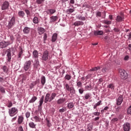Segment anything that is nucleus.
Segmentation results:
<instances>
[{
    "mask_svg": "<svg viewBox=\"0 0 131 131\" xmlns=\"http://www.w3.org/2000/svg\"><path fill=\"white\" fill-rule=\"evenodd\" d=\"M58 19H59V17H58L57 16H52L50 17L51 23H53L54 22H56V21H58Z\"/></svg>",
    "mask_w": 131,
    "mask_h": 131,
    "instance_id": "ddd939ff",
    "label": "nucleus"
},
{
    "mask_svg": "<svg viewBox=\"0 0 131 131\" xmlns=\"http://www.w3.org/2000/svg\"><path fill=\"white\" fill-rule=\"evenodd\" d=\"M91 97H92V94H91V93H86L84 95V98L85 100H88V99H90Z\"/></svg>",
    "mask_w": 131,
    "mask_h": 131,
    "instance_id": "e433bc0d",
    "label": "nucleus"
},
{
    "mask_svg": "<svg viewBox=\"0 0 131 131\" xmlns=\"http://www.w3.org/2000/svg\"><path fill=\"white\" fill-rule=\"evenodd\" d=\"M91 88H92V86L90 85H87L85 86V89H86L88 90V91H90V89H91Z\"/></svg>",
    "mask_w": 131,
    "mask_h": 131,
    "instance_id": "338daca9",
    "label": "nucleus"
},
{
    "mask_svg": "<svg viewBox=\"0 0 131 131\" xmlns=\"http://www.w3.org/2000/svg\"><path fill=\"white\" fill-rule=\"evenodd\" d=\"M128 36V39H131V32L127 35Z\"/></svg>",
    "mask_w": 131,
    "mask_h": 131,
    "instance_id": "774afa93",
    "label": "nucleus"
},
{
    "mask_svg": "<svg viewBox=\"0 0 131 131\" xmlns=\"http://www.w3.org/2000/svg\"><path fill=\"white\" fill-rule=\"evenodd\" d=\"M33 55L34 58H36V59H37V58H38V52H37V51H34L33 52Z\"/></svg>",
    "mask_w": 131,
    "mask_h": 131,
    "instance_id": "c756f323",
    "label": "nucleus"
},
{
    "mask_svg": "<svg viewBox=\"0 0 131 131\" xmlns=\"http://www.w3.org/2000/svg\"><path fill=\"white\" fill-rule=\"evenodd\" d=\"M31 67V61H27L24 64V69L25 71H27Z\"/></svg>",
    "mask_w": 131,
    "mask_h": 131,
    "instance_id": "39448f33",
    "label": "nucleus"
},
{
    "mask_svg": "<svg viewBox=\"0 0 131 131\" xmlns=\"http://www.w3.org/2000/svg\"><path fill=\"white\" fill-rule=\"evenodd\" d=\"M33 22L34 24H37L38 23V18L36 16L34 17L33 19Z\"/></svg>",
    "mask_w": 131,
    "mask_h": 131,
    "instance_id": "58836bf2",
    "label": "nucleus"
},
{
    "mask_svg": "<svg viewBox=\"0 0 131 131\" xmlns=\"http://www.w3.org/2000/svg\"><path fill=\"white\" fill-rule=\"evenodd\" d=\"M38 31H39V34L40 35H41V34H43L45 33V31L44 28L40 27V28H39Z\"/></svg>",
    "mask_w": 131,
    "mask_h": 131,
    "instance_id": "cd10ccee",
    "label": "nucleus"
},
{
    "mask_svg": "<svg viewBox=\"0 0 131 131\" xmlns=\"http://www.w3.org/2000/svg\"><path fill=\"white\" fill-rule=\"evenodd\" d=\"M0 91L1 92V93H3V94H5V93H6L5 88L3 87V86L2 85H0Z\"/></svg>",
    "mask_w": 131,
    "mask_h": 131,
    "instance_id": "a18cd8bd",
    "label": "nucleus"
},
{
    "mask_svg": "<svg viewBox=\"0 0 131 131\" xmlns=\"http://www.w3.org/2000/svg\"><path fill=\"white\" fill-rule=\"evenodd\" d=\"M64 79H67V80H70L71 79V76L70 75L67 74L64 77Z\"/></svg>",
    "mask_w": 131,
    "mask_h": 131,
    "instance_id": "c03bdc74",
    "label": "nucleus"
},
{
    "mask_svg": "<svg viewBox=\"0 0 131 131\" xmlns=\"http://www.w3.org/2000/svg\"><path fill=\"white\" fill-rule=\"evenodd\" d=\"M57 37H58V34L57 33L53 34V35L52 36V42H55V41H56V40H57Z\"/></svg>",
    "mask_w": 131,
    "mask_h": 131,
    "instance_id": "aec40b11",
    "label": "nucleus"
},
{
    "mask_svg": "<svg viewBox=\"0 0 131 131\" xmlns=\"http://www.w3.org/2000/svg\"><path fill=\"white\" fill-rule=\"evenodd\" d=\"M42 59L44 61H47L49 59V52L48 51H45L43 53Z\"/></svg>",
    "mask_w": 131,
    "mask_h": 131,
    "instance_id": "9d476101",
    "label": "nucleus"
},
{
    "mask_svg": "<svg viewBox=\"0 0 131 131\" xmlns=\"http://www.w3.org/2000/svg\"><path fill=\"white\" fill-rule=\"evenodd\" d=\"M7 56L8 57V62H11V59H12V54L11 53V51L8 50L7 51Z\"/></svg>",
    "mask_w": 131,
    "mask_h": 131,
    "instance_id": "2eb2a0df",
    "label": "nucleus"
},
{
    "mask_svg": "<svg viewBox=\"0 0 131 131\" xmlns=\"http://www.w3.org/2000/svg\"><path fill=\"white\" fill-rule=\"evenodd\" d=\"M46 0H36L37 5H41Z\"/></svg>",
    "mask_w": 131,
    "mask_h": 131,
    "instance_id": "09e8293b",
    "label": "nucleus"
},
{
    "mask_svg": "<svg viewBox=\"0 0 131 131\" xmlns=\"http://www.w3.org/2000/svg\"><path fill=\"white\" fill-rule=\"evenodd\" d=\"M128 59H129V57H128V55L125 56V57L124 58V60L125 61H127Z\"/></svg>",
    "mask_w": 131,
    "mask_h": 131,
    "instance_id": "e2e57ef3",
    "label": "nucleus"
},
{
    "mask_svg": "<svg viewBox=\"0 0 131 131\" xmlns=\"http://www.w3.org/2000/svg\"><path fill=\"white\" fill-rule=\"evenodd\" d=\"M100 69H101V68H100V67H95L90 69V71H97V70H100Z\"/></svg>",
    "mask_w": 131,
    "mask_h": 131,
    "instance_id": "79ce46f5",
    "label": "nucleus"
},
{
    "mask_svg": "<svg viewBox=\"0 0 131 131\" xmlns=\"http://www.w3.org/2000/svg\"><path fill=\"white\" fill-rule=\"evenodd\" d=\"M50 99H51V94L50 93H47L44 101L45 103L50 102Z\"/></svg>",
    "mask_w": 131,
    "mask_h": 131,
    "instance_id": "4468645a",
    "label": "nucleus"
},
{
    "mask_svg": "<svg viewBox=\"0 0 131 131\" xmlns=\"http://www.w3.org/2000/svg\"><path fill=\"white\" fill-rule=\"evenodd\" d=\"M122 107L121 106L118 105L116 108V113H119L120 111H121V108Z\"/></svg>",
    "mask_w": 131,
    "mask_h": 131,
    "instance_id": "473e14b6",
    "label": "nucleus"
},
{
    "mask_svg": "<svg viewBox=\"0 0 131 131\" xmlns=\"http://www.w3.org/2000/svg\"><path fill=\"white\" fill-rule=\"evenodd\" d=\"M56 96H57V94L55 93H52L50 96L49 102H51V101H53V100L55 99V98H56Z\"/></svg>",
    "mask_w": 131,
    "mask_h": 131,
    "instance_id": "412c9836",
    "label": "nucleus"
},
{
    "mask_svg": "<svg viewBox=\"0 0 131 131\" xmlns=\"http://www.w3.org/2000/svg\"><path fill=\"white\" fill-rule=\"evenodd\" d=\"M127 113L128 115L131 114V105L128 108Z\"/></svg>",
    "mask_w": 131,
    "mask_h": 131,
    "instance_id": "864d4df0",
    "label": "nucleus"
},
{
    "mask_svg": "<svg viewBox=\"0 0 131 131\" xmlns=\"http://www.w3.org/2000/svg\"><path fill=\"white\" fill-rule=\"evenodd\" d=\"M9 6H10L9 2L5 1L2 4L1 9L2 10H8L9 9Z\"/></svg>",
    "mask_w": 131,
    "mask_h": 131,
    "instance_id": "6e6552de",
    "label": "nucleus"
},
{
    "mask_svg": "<svg viewBox=\"0 0 131 131\" xmlns=\"http://www.w3.org/2000/svg\"><path fill=\"white\" fill-rule=\"evenodd\" d=\"M71 85H72V86H70L68 83L66 84V90L68 91V92H70V97H74V94L76 93L75 89H74V87H73V84L72 83H71Z\"/></svg>",
    "mask_w": 131,
    "mask_h": 131,
    "instance_id": "f257e3e1",
    "label": "nucleus"
},
{
    "mask_svg": "<svg viewBox=\"0 0 131 131\" xmlns=\"http://www.w3.org/2000/svg\"><path fill=\"white\" fill-rule=\"evenodd\" d=\"M102 23L103 24H106V25H110L112 21L111 20H102Z\"/></svg>",
    "mask_w": 131,
    "mask_h": 131,
    "instance_id": "72a5a7b5",
    "label": "nucleus"
},
{
    "mask_svg": "<svg viewBox=\"0 0 131 131\" xmlns=\"http://www.w3.org/2000/svg\"><path fill=\"white\" fill-rule=\"evenodd\" d=\"M22 54H23V50H21L18 54L19 58H21V56L22 55Z\"/></svg>",
    "mask_w": 131,
    "mask_h": 131,
    "instance_id": "69168bd1",
    "label": "nucleus"
},
{
    "mask_svg": "<svg viewBox=\"0 0 131 131\" xmlns=\"http://www.w3.org/2000/svg\"><path fill=\"white\" fill-rule=\"evenodd\" d=\"M84 23L82 21H77L74 23V26H79L80 25H83Z\"/></svg>",
    "mask_w": 131,
    "mask_h": 131,
    "instance_id": "f3484780",
    "label": "nucleus"
},
{
    "mask_svg": "<svg viewBox=\"0 0 131 131\" xmlns=\"http://www.w3.org/2000/svg\"><path fill=\"white\" fill-rule=\"evenodd\" d=\"M23 120H24V118L22 116H19L17 120V123L18 124H21L23 122Z\"/></svg>",
    "mask_w": 131,
    "mask_h": 131,
    "instance_id": "4be33fe9",
    "label": "nucleus"
},
{
    "mask_svg": "<svg viewBox=\"0 0 131 131\" xmlns=\"http://www.w3.org/2000/svg\"><path fill=\"white\" fill-rule=\"evenodd\" d=\"M46 121L47 125L48 127H51L52 126V124H51V122H50V120H48V118L46 119Z\"/></svg>",
    "mask_w": 131,
    "mask_h": 131,
    "instance_id": "4c0bfd02",
    "label": "nucleus"
},
{
    "mask_svg": "<svg viewBox=\"0 0 131 131\" xmlns=\"http://www.w3.org/2000/svg\"><path fill=\"white\" fill-rule=\"evenodd\" d=\"M40 82H41L42 85H43L44 84H45V83H46V77H45V76H42L41 77Z\"/></svg>",
    "mask_w": 131,
    "mask_h": 131,
    "instance_id": "b1692460",
    "label": "nucleus"
},
{
    "mask_svg": "<svg viewBox=\"0 0 131 131\" xmlns=\"http://www.w3.org/2000/svg\"><path fill=\"white\" fill-rule=\"evenodd\" d=\"M68 14H70V13H73L74 12V9L72 8L69 9L67 10Z\"/></svg>",
    "mask_w": 131,
    "mask_h": 131,
    "instance_id": "49530a36",
    "label": "nucleus"
},
{
    "mask_svg": "<svg viewBox=\"0 0 131 131\" xmlns=\"http://www.w3.org/2000/svg\"><path fill=\"white\" fill-rule=\"evenodd\" d=\"M123 128L124 131H129L130 129V124L128 122L124 123Z\"/></svg>",
    "mask_w": 131,
    "mask_h": 131,
    "instance_id": "0eeeda50",
    "label": "nucleus"
},
{
    "mask_svg": "<svg viewBox=\"0 0 131 131\" xmlns=\"http://www.w3.org/2000/svg\"><path fill=\"white\" fill-rule=\"evenodd\" d=\"M29 126L31 128H35V126H36V125L33 123V122H31L29 123Z\"/></svg>",
    "mask_w": 131,
    "mask_h": 131,
    "instance_id": "2f4dec72",
    "label": "nucleus"
},
{
    "mask_svg": "<svg viewBox=\"0 0 131 131\" xmlns=\"http://www.w3.org/2000/svg\"><path fill=\"white\" fill-rule=\"evenodd\" d=\"M93 115L94 116H100V113L97 112H94L93 113Z\"/></svg>",
    "mask_w": 131,
    "mask_h": 131,
    "instance_id": "5fc2aeb1",
    "label": "nucleus"
},
{
    "mask_svg": "<svg viewBox=\"0 0 131 131\" xmlns=\"http://www.w3.org/2000/svg\"><path fill=\"white\" fill-rule=\"evenodd\" d=\"M100 105H102V101L100 100L95 104L93 105V109H97V107H99Z\"/></svg>",
    "mask_w": 131,
    "mask_h": 131,
    "instance_id": "6ab92c4d",
    "label": "nucleus"
},
{
    "mask_svg": "<svg viewBox=\"0 0 131 131\" xmlns=\"http://www.w3.org/2000/svg\"><path fill=\"white\" fill-rule=\"evenodd\" d=\"M39 66V61H38V59L36 58L35 59V62L34 63V68H37Z\"/></svg>",
    "mask_w": 131,
    "mask_h": 131,
    "instance_id": "a211bd4d",
    "label": "nucleus"
},
{
    "mask_svg": "<svg viewBox=\"0 0 131 131\" xmlns=\"http://www.w3.org/2000/svg\"><path fill=\"white\" fill-rule=\"evenodd\" d=\"M8 113L11 117H13V116H15L17 113H18V108L16 107H12L11 108H10L9 110Z\"/></svg>",
    "mask_w": 131,
    "mask_h": 131,
    "instance_id": "7ed1b4c3",
    "label": "nucleus"
},
{
    "mask_svg": "<svg viewBox=\"0 0 131 131\" xmlns=\"http://www.w3.org/2000/svg\"><path fill=\"white\" fill-rule=\"evenodd\" d=\"M65 101H66L65 98H60L57 100V104H63V103H64Z\"/></svg>",
    "mask_w": 131,
    "mask_h": 131,
    "instance_id": "5701e85b",
    "label": "nucleus"
},
{
    "mask_svg": "<svg viewBox=\"0 0 131 131\" xmlns=\"http://www.w3.org/2000/svg\"><path fill=\"white\" fill-rule=\"evenodd\" d=\"M73 107H74V104H73V103L70 102L68 104V108H69V109H71L73 108Z\"/></svg>",
    "mask_w": 131,
    "mask_h": 131,
    "instance_id": "ea45409f",
    "label": "nucleus"
},
{
    "mask_svg": "<svg viewBox=\"0 0 131 131\" xmlns=\"http://www.w3.org/2000/svg\"><path fill=\"white\" fill-rule=\"evenodd\" d=\"M65 111H66V110H65L64 108H61L59 110V112L60 113H63V112H65Z\"/></svg>",
    "mask_w": 131,
    "mask_h": 131,
    "instance_id": "bf43d9fd",
    "label": "nucleus"
},
{
    "mask_svg": "<svg viewBox=\"0 0 131 131\" xmlns=\"http://www.w3.org/2000/svg\"><path fill=\"white\" fill-rule=\"evenodd\" d=\"M120 15L117 16V17L116 18V21L117 22H122V21L124 20V15H123V13H121Z\"/></svg>",
    "mask_w": 131,
    "mask_h": 131,
    "instance_id": "423d86ee",
    "label": "nucleus"
},
{
    "mask_svg": "<svg viewBox=\"0 0 131 131\" xmlns=\"http://www.w3.org/2000/svg\"><path fill=\"white\" fill-rule=\"evenodd\" d=\"M101 12H100V11L97 12L96 13V16L97 17H101Z\"/></svg>",
    "mask_w": 131,
    "mask_h": 131,
    "instance_id": "680f3d73",
    "label": "nucleus"
},
{
    "mask_svg": "<svg viewBox=\"0 0 131 131\" xmlns=\"http://www.w3.org/2000/svg\"><path fill=\"white\" fill-rule=\"evenodd\" d=\"M18 16L20 18H24V16H25V13L23 11H20L18 12Z\"/></svg>",
    "mask_w": 131,
    "mask_h": 131,
    "instance_id": "bb28decb",
    "label": "nucleus"
},
{
    "mask_svg": "<svg viewBox=\"0 0 131 131\" xmlns=\"http://www.w3.org/2000/svg\"><path fill=\"white\" fill-rule=\"evenodd\" d=\"M56 12V9H48L46 11V13L48 15H53V14H55Z\"/></svg>",
    "mask_w": 131,
    "mask_h": 131,
    "instance_id": "f8f14e48",
    "label": "nucleus"
},
{
    "mask_svg": "<svg viewBox=\"0 0 131 131\" xmlns=\"http://www.w3.org/2000/svg\"><path fill=\"white\" fill-rule=\"evenodd\" d=\"M26 118H29V117H30V112H27L26 113Z\"/></svg>",
    "mask_w": 131,
    "mask_h": 131,
    "instance_id": "603ef678",
    "label": "nucleus"
},
{
    "mask_svg": "<svg viewBox=\"0 0 131 131\" xmlns=\"http://www.w3.org/2000/svg\"><path fill=\"white\" fill-rule=\"evenodd\" d=\"M35 122H39L40 121V118L39 116H35L33 117Z\"/></svg>",
    "mask_w": 131,
    "mask_h": 131,
    "instance_id": "f704fd0d",
    "label": "nucleus"
},
{
    "mask_svg": "<svg viewBox=\"0 0 131 131\" xmlns=\"http://www.w3.org/2000/svg\"><path fill=\"white\" fill-rule=\"evenodd\" d=\"M78 20H81V21H85V17L82 16L81 15H78L76 16Z\"/></svg>",
    "mask_w": 131,
    "mask_h": 131,
    "instance_id": "a878e982",
    "label": "nucleus"
},
{
    "mask_svg": "<svg viewBox=\"0 0 131 131\" xmlns=\"http://www.w3.org/2000/svg\"><path fill=\"white\" fill-rule=\"evenodd\" d=\"M123 102V97L122 95H120L118 99L116 100V104L117 106H120Z\"/></svg>",
    "mask_w": 131,
    "mask_h": 131,
    "instance_id": "1a4fd4ad",
    "label": "nucleus"
},
{
    "mask_svg": "<svg viewBox=\"0 0 131 131\" xmlns=\"http://www.w3.org/2000/svg\"><path fill=\"white\" fill-rule=\"evenodd\" d=\"M116 121H118V119L117 118H114L112 119V122L113 123L116 122Z\"/></svg>",
    "mask_w": 131,
    "mask_h": 131,
    "instance_id": "6e6d98bb",
    "label": "nucleus"
},
{
    "mask_svg": "<svg viewBox=\"0 0 131 131\" xmlns=\"http://www.w3.org/2000/svg\"><path fill=\"white\" fill-rule=\"evenodd\" d=\"M103 31H96L94 32V35H102Z\"/></svg>",
    "mask_w": 131,
    "mask_h": 131,
    "instance_id": "7c9ffc66",
    "label": "nucleus"
},
{
    "mask_svg": "<svg viewBox=\"0 0 131 131\" xmlns=\"http://www.w3.org/2000/svg\"><path fill=\"white\" fill-rule=\"evenodd\" d=\"M114 31H115V32H119L120 30L118 28H115L114 29Z\"/></svg>",
    "mask_w": 131,
    "mask_h": 131,
    "instance_id": "0e129e2a",
    "label": "nucleus"
},
{
    "mask_svg": "<svg viewBox=\"0 0 131 131\" xmlns=\"http://www.w3.org/2000/svg\"><path fill=\"white\" fill-rule=\"evenodd\" d=\"M44 99H45V96H42L41 99L39 100V105H38V107H41V106H42V103H43Z\"/></svg>",
    "mask_w": 131,
    "mask_h": 131,
    "instance_id": "393cba45",
    "label": "nucleus"
},
{
    "mask_svg": "<svg viewBox=\"0 0 131 131\" xmlns=\"http://www.w3.org/2000/svg\"><path fill=\"white\" fill-rule=\"evenodd\" d=\"M25 11L27 16H30V11H29V10L26 9Z\"/></svg>",
    "mask_w": 131,
    "mask_h": 131,
    "instance_id": "4d7b16f0",
    "label": "nucleus"
},
{
    "mask_svg": "<svg viewBox=\"0 0 131 131\" xmlns=\"http://www.w3.org/2000/svg\"><path fill=\"white\" fill-rule=\"evenodd\" d=\"M47 38H48V35L47 34V33H45L44 36H43L44 43H46V41L47 40Z\"/></svg>",
    "mask_w": 131,
    "mask_h": 131,
    "instance_id": "3c124183",
    "label": "nucleus"
},
{
    "mask_svg": "<svg viewBox=\"0 0 131 131\" xmlns=\"http://www.w3.org/2000/svg\"><path fill=\"white\" fill-rule=\"evenodd\" d=\"M107 88L110 90H112V91H113L114 90V84H110L108 85H107Z\"/></svg>",
    "mask_w": 131,
    "mask_h": 131,
    "instance_id": "a19ab883",
    "label": "nucleus"
},
{
    "mask_svg": "<svg viewBox=\"0 0 131 131\" xmlns=\"http://www.w3.org/2000/svg\"><path fill=\"white\" fill-rule=\"evenodd\" d=\"M106 71H107V68L104 67L102 68V72H103V73H105V72H106Z\"/></svg>",
    "mask_w": 131,
    "mask_h": 131,
    "instance_id": "13d9d810",
    "label": "nucleus"
},
{
    "mask_svg": "<svg viewBox=\"0 0 131 131\" xmlns=\"http://www.w3.org/2000/svg\"><path fill=\"white\" fill-rule=\"evenodd\" d=\"M2 69L4 72H5V73H8V68L6 66H3V67L2 68Z\"/></svg>",
    "mask_w": 131,
    "mask_h": 131,
    "instance_id": "37998d69",
    "label": "nucleus"
},
{
    "mask_svg": "<svg viewBox=\"0 0 131 131\" xmlns=\"http://www.w3.org/2000/svg\"><path fill=\"white\" fill-rule=\"evenodd\" d=\"M36 100H37V97H36V96H33L31 99L29 100V102L30 103H34Z\"/></svg>",
    "mask_w": 131,
    "mask_h": 131,
    "instance_id": "c85d7f7f",
    "label": "nucleus"
},
{
    "mask_svg": "<svg viewBox=\"0 0 131 131\" xmlns=\"http://www.w3.org/2000/svg\"><path fill=\"white\" fill-rule=\"evenodd\" d=\"M7 106L8 108H11V107L13 106V103H12V101H8Z\"/></svg>",
    "mask_w": 131,
    "mask_h": 131,
    "instance_id": "de8ad7c7",
    "label": "nucleus"
},
{
    "mask_svg": "<svg viewBox=\"0 0 131 131\" xmlns=\"http://www.w3.org/2000/svg\"><path fill=\"white\" fill-rule=\"evenodd\" d=\"M76 86L78 88H82V83L81 81H76Z\"/></svg>",
    "mask_w": 131,
    "mask_h": 131,
    "instance_id": "c9c22d12",
    "label": "nucleus"
},
{
    "mask_svg": "<svg viewBox=\"0 0 131 131\" xmlns=\"http://www.w3.org/2000/svg\"><path fill=\"white\" fill-rule=\"evenodd\" d=\"M23 32L25 34H28L30 32V28L26 27L23 30Z\"/></svg>",
    "mask_w": 131,
    "mask_h": 131,
    "instance_id": "dca6fc26",
    "label": "nucleus"
},
{
    "mask_svg": "<svg viewBox=\"0 0 131 131\" xmlns=\"http://www.w3.org/2000/svg\"><path fill=\"white\" fill-rule=\"evenodd\" d=\"M10 45V42L3 41L0 42V49H5V48H7V46Z\"/></svg>",
    "mask_w": 131,
    "mask_h": 131,
    "instance_id": "9b49d317",
    "label": "nucleus"
},
{
    "mask_svg": "<svg viewBox=\"0 0 131 131\" xmlns=\"http://www.w3.org/2000/svg\"><path fill=\"white\" fill-rule=\"evenodd\" d=\"M15 24H16V18L15 16H13L11 19L8 21L7 27L8 29H11V28H13V27L15 26Z\"/></svg>",
    "mask_w": 131,
    "mask_h": 131,
    "instance_id": "f03ea898",
    "label": "nucleus"
},
{
    "mask_svg": "<svg viewBox=\"0 0 131 131\" xmlns=\"http://www.w3.org/2000/svg\"><path fill=\"white\" fill-rule=\"evenodd\" d=\"M119 72L122 79H126L127 78V73H126L125 70L120 69Z\"/></svg>",
    "mask_w": 131,
    "mask_h": 131,
    "instance_id": "20e7f679",
    "label": "nucleus"
},
{
    "mask_svg": "<svg viewBox=\"0 0 131 131\" xmlns=\"http://www.w3.org/2000/svg\"><path fill=\"white\" fill-rule=\"evenodd\" d=\"M18 131H24V130L23 129V127H22V126H20L18 127Z\"/></svg>",
    "mask_w": 131,
    "mask_h": 131,
    "instance_id": "052dcab7",
    "label": "nucleus"
},
{
    "mask_svg": "<svg viewBox=\"0 0 131 131\" xmlns=\"http://www.w3.org/2000/svg\"><path fill=\"white\" fill-rule=\"evenodd\" d=\"M83 92H84V90H83V88H81L80 89H79V93L81 95H82V94H83Z\"/></svg>",
    "mask_w": 131,
    "mask_h": 131,
    "instance_id": "8fccbe9b",
    "label": "nucleus"
}]
</instances>
